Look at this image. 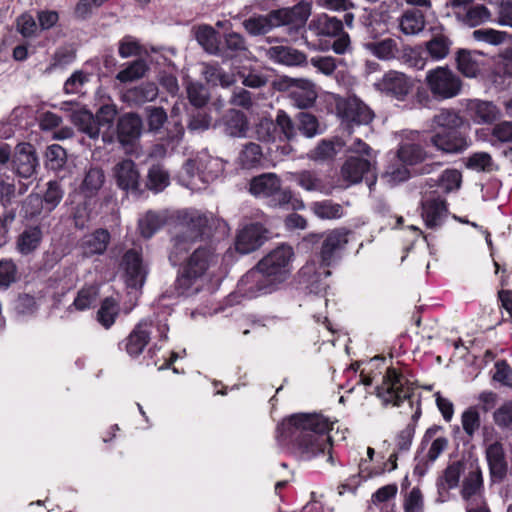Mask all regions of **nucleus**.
<instances>
[{
    "instance_id": "f257e3e1",
    "label": "nucleus",
    "mask_w": 512,
    "mask_h": 512,
    "mask_svg": "<svg viewBox=\"0 0 512 512\" xmlns=\"http://www.w3.org/2000/svg\"><path fill=\"white\" fill-rule=\"evenodd\" d=\"M332 425L321 414H294L278 425L276 440L280 447L298 460L309 461L327 452V461L332 463V443L329 435Z\"/></svg>"
},
{
    "instance_id": "f03ea898",
    "label": "nucleus",
    "mask_w": 512,
    "mask_h": 512,
    "mask_svg": "<svg viewBox=\"0 0 512 512\" xmlns=\"http://www.w3.org/2000/svg\"><path fill=\"white\" fill-rule=\"evenodd\" d=\"M463 117L453 109H441L430 121V143L446 154H458L470 146V139L462 130Z\"/></svg>"
},
{
    "instance_id": "7ed1b4c3",
    "label": "nucleus",
    "mask_w": 512,
    "mask_h": 512,
    "mask_svg": "<svg viewBox=\"0 0 512 512\" xmlns=\"http://www.w3.org/2000/svg\"><path fill=\"white\" fill-rule=\"evenodd\" d=\"M310 16V6L298 3L292 8L273 10L266 15H254L243 21V27L252 36L264 35L273 28L290 26V29H301Z\"/></svg>"
},
{
    "instance_id": "20e7f679",
    "label": "nucleus",
    "mask_w": 512,
    "mask_h": 512,
    "mask_svg": "<svg viewBox=\"0 0 512 512\" xmlns=\"http://www.w3.org/2000/svg\"><path fill=\"white\" fill-rule=\"evenodd\" d=\"M249 191L263 199L271 208L301 210L305 207L302 199L291 189L282 188L281 180L275 173H263L251 179Z\"/></svg>"
},
{
    "instance_id": "39448f33",
    "label": "nucleus",
    "mask_w": 512,
    "mask_h": 512,
    "mask_svg": "<svg viewBox=\"0 0 512 512\" xmlns=\"http://www.w3.org/2000/svg\"><path fill=\"white\" fill-rule=\"evenodd\" d=\"M225 162L219 157L211 156L207 151H201L194 159H188L182 168V173L189 179L187 186H197L196 180L210 183L224 172Z\"/></svg>"
},
{
    "instance_id": "423d86ee",
    "label": "nucleus",
    "mask_w": 512,
    "mask_h": 512,
    "mask_svg": "<svg viewBox=\"0 0 512 512\" xmlns=\"http://www.w3.org/2000/svg\"><path fill=\"white\" fill-rule=\"evenodd\" d=\"M424 81L433 98L438 101L452 99L462 91L460 77L447 66L430 69Z\"/></svg>"
},
{
    "instance_id": "0eeeda50",
    "label": "nucleus",
    "mask_w": 512,
    "mask_h": 512,
    "mask_svg": "<svg viewBox=\"0 0 512 512\" xmlns=\"http://www.w3.org/2000/svg\"><path fill=\"white\" fill-rule=\"evenodd\" d=\"M154 331L162 340L167 339L169 331L168 324L165 321L144 319L140 321L124 340V349L131 357L139 356L148 344Z\"/></svg>"
},
{
    "instance_id": "6e6552de",
    "label": "nucleus",
    "mask_w": 512,
    "mask_h": 512,
    "mask_svg": "<svg viewBox=\"0 0 512 512\" xmlns=\"http://www.w3.org/2000/svg\"><path fill=\"white\" fill-rule=\"evenodd\" d=\"M377 395L385 402L399 406L412 395V388L408 380L397 372L395 368H388L383 377L382 384L377 387Z\"/></svg>"
},
{
    "instance_id": "1a4fd4ad",
    "label": "nucleus",
    "mask_w": 512,
    "mask_h": 512,
    "mask_svg": "<svg viewBox=\"0 0 512 512\" xmlns=\"http://www.w3.org/2000/svg\"><path fill=\"white\" fill-rule=\"evenodd\" d=\"M293 255V249L289 245L282 244L262 258L257 266L276 284L290 273Z\"/></svg>"
},
{
    "instance_id": "9d476101",
    "label": "nucleus",
    "mask_w": 512,
    "mask_h": 512,
    "mask_svg": "<svg viewBox=\"0 0 512 512\" xmlns=\"http://www.w3.org/2000/svg\"><path fill=\"white\" fill-rule=\"evenodd\" d=\"M374 88L381 94L397 101H405L414 87V81L406 74L389 70L374 84Z\"/></svg>"
},
{
    "instance_id": "9b49d317",
    "label": "nucleus",
    "mask_w": 512,
    "mask_h": 512,
    "mask_svg": "<svg viewBox=\"0 0 512 512\" xmlns=\"http://www.w3.org/2000/svg\"><path fill=\"white\" fill-rule=\"evenodd\" d=\"M120 269L124 273L127 287L136 290L141 289L148 274L147 267L142 258V248L133 247L128 249L121 258Z\"/></svg>"
},
{
    "instance_id": "f8f14e48",
    "label": "nucleus",
    "mask_w": 512,
    "mask_h": 512,
    "mask_svg": "<svg viewBox=\"0 0 512 512\" xmlns=\"http://www.w3.org/2000/svg\"><path fill=\"white\" fill-rule=\"evenodd\" d=\"M275 283L256 265L249 270L237 284V293L246 299H253L263 294L271 293Z\"/></svg>"
},
{
    "instance_id": "ddd939ff",
    "label": "nucleus",
    "mask_w": 512,
    "mask_h": 512,
    "mask_svg": "<svg viewBox=\"0 0 512 512\" xmlns=\"http://www.w3.org/2000/svg\"><path fill=\"white\" fill-rule=\"evenodd\" d=\"M328 267L322 263L318 264L315 260L308 261L299 270V282L305 285L309 293L315 295L325 293L329 286L326 278L331 274Z\"/></svg>"
},
{
    "instance_id": "4468645a",
    "label": "nucleus",
    "mask_w": 512,
    "mask_h": 512,
    "mask_svg": "<svg viewBox=\"0 0 512 512\" xmlns=\"http://www.w3.org/2000/svg\"><path fill=\"white\" fill-rule=\"evenodd\" d=\"M429 32L430 38L424 43L428 57L435 62L446 59L453 46L451 34L442 24L431 26Z\"/></svg>"
},
{
    "instance_id": "2eb2a0df",
    "label": "nucleus",
    "mask_w": 512,
    "mask_h": 512,
    "mask_svg": "<svg viewBox=\"0 0 512 512\" xmlns=\"http://www.w3.org/2000/svg\"><path fill=\"white\" fill-rule=\"evenodd\" d=\"M421 217L429 229H438L448 217L446 200L435 193H431L422 200Z\"/></svg>"
},
{
    "instance_id": "dca6fc26",
    "label": "nucleus",
    "mask_w": 512,
    "mask_h": 512,
    "mask_svg": "<svg viewBox=\"0 0 512 512\" xmlns=\"http://www.w3.org/2000/svg\"><path fill=\"white\" fill-rule=\"evenodd\" d=\"M178 221V231H186L188 236H193L197 241L207 234L213 217L198 210H186L178 215Z\"/></svg>"
},
{
    "instance_id": "f3484780",
    "label": "nucleus",
    "mask_w": 512,
    "mask_h": 512,
    "mask_svg": "<svg viewBox=\"0 0 512 512\" xmlns=\"http://www.w3.org/2000/svg\"><path fill=\"white\" fill-rule=\"evenodd\" d=\"M267 230L260 223H250L239 230L235 248L241 254H249L257 250L267 239Z\"/></svg>"
},
{
    "instance_id": "a211bd4d",
    "label": "nucleus",
    "mask_w": 512,
    "mask_h": 512,
    "mask_svg": "<svg viewBox=\"0 0 512 512\" xmlns=\"http://www.w3.org/2000/svg\"><path fill=\"white\" fill-rule=\"evenodd\" d=\"M60 109L66 112H71V122L78 128V130L91 139L99 137V129L96 125L94 115L85 108L79 106L78 103L73 101H65L60 104Z\"/></svg>"
},
{
    "instance_id": "6ab92c4d",
    "label": "nucleus",
    "mask_w": 512,
    "mask_h": 512,
    "mask_svg": "<svg viewBox=\"0 0 512 512\" xmlns=\"http://www.w3.org/2000/svg\"><path fill=\"white\" fill-rule=\"evenodd\" d=\"M348 243V231L345 229H334L328 232L321 243L320 263L330 266L339 257L342 250Z\"/></svg>"
},
{
    "instance_id": "aec40b11",
    "label": "nucleus",
    "mask_w": 512,
    "mask_h": 512,
    "mask_svg": "<svg viewBox=\"0 0 512 512\" xmlns=\"http://www.w3.org/2000/svg\"><path fill=\"white\" fill-rule=\"evenodd\" d=\"M461 496L466 506L486 503L484 498V486L482 472L479 467H471L464 476L461 488Z\"/></svg>"
},
{
    "instance_id": "412c9836",
    "label": "nucleus",
    "mask_w": 512,
    "mask_h": 512,
    "mask_svg": "<svg viewBox=\"0 0 512 512\" xmlns=\"http://www.w3.org/2000/svg\"><path fill=\"white\" fill-rule=\"evenodd\" d=\"M289 179L296 182L298 186L308 192H317L323 195H330L334 185L325 177L312 170L289 172Z\"/></svg>"
},
{
    "instance_id": "4be33fe9",
    "label": "nucleus",
    "mask_w": 512,
    "mask_h": 512,
    "mask_svg": "<svg viewBox=\"0 0 512 512\" xmlns=\"http://www.w3.org/2000/svg\"><path fill=\"white\" fill-rule=\"evenodd\" d=\"M113 177L117 186L127 192H137L140 187V172L134 161L123 159L113 167Z\"/></svg>"
},
{
    "instance_id": "5701e85b",
    "label": "nucleus",
    "mask_w": 512,
    "mask_h": 512,
    "mask_svg": "<svg viewBox=\"0 0 512 512\" xmlns=\"http://www.w3.org/2000/svg\"><path fill=\"white\" fill-rule=\"evenodd\" d=\"M339 110L343 119L357 125H367L374 118L369 106L355 95L349 96L342 105H339Z\"/></svg>"
},
{
    "instance_id": "b1692460",
    "label": "nucleus",
    "mask_w": 512,
    "mask_h": 512,
    "mask_svg": "<svg viewBox=\"0 0 512 512\" xmlns=\"http://www.w3.org/2000/svg\"><path fill=\"white\" fill-rule=\"evenodd\" d=\"M218 258L211 247H199L187 258L183 267L203 280L206 272L218 263Z\"/></svg>"
},
{
    "instance_id": "393cba45",
    "label": "nucleus",
    "mask_w": 512,
    "mask_h": 512,
    "mask_svg": "<svg viewBox=\"0 0 512 512\" xmlns=\"http://www.w3.org/2000/svg\"><path fill=\"white\" fill-rule=\"evenodd\" d=\"M111 240L107 229L98 228L92 233L84 235L79 242V249L84 257L90 258L105 253Z\"/></svg>"
},
{
    "instance_id": "a878e982",
    "label": "nucleus",
    "mask_w": 512,
    "mask_h": 512,
    "mask_svg": "<svg viewBox=\"0 0 512 512\" xmlns=\"http://www.w3.org/2000/svg\"><path fill=\"white\" fill-rule=\"evenodd\" d=\"M13 165L16 173L22 178H30L34 175L38 166V158L33 145L29 143L19 144L13 159Z\"/></svg>"
},
{
    "instance_id": "bb28decb",
    "label": "nucleus",
    "mask_w": 512,
    "mask_h": 512,
    "mask_svg": "<svg viewBox=\"0 0 512 512\" xmlns=\"http://www.w3.org/2000/svg\"><path fill=\"white\" fill-rule=\"evenodd\" d=\"M419 138L420 133L418 131H411L407 139L401 142L397 151V156L401 163L413 166L426 158V151L416 142Z\"/></svg>"
},
{
    "instance_id": "cd10ccee",
    "label": "nucleus",
    "mask_w": 512,
    "mask_h": 512,
    "mask_svg": "<svg viewBox=\"0 0 512 512\" xmlns=\"http://www.w3.org/2000/svg\"><path fill=\"white\" fill-rule=\"evenodd\" d=\"M486 459L493 482H501L507 474V460L503 445L494 442L486 447Z\"/></svg>"
},
{
    "instance_id": "c85d7f7f",
    "label": "nucleus",
    "mask_w": 512,
    "mask_h": 512,
    "mask_svg": "<svg viewBox=\"0 0 512 512\" xmlns=\"http://www.w3.org/2000/svg\"><path fill=\"white\" fill-rule=\"evenodd\" d=\"M371 169L372 163L368 158L350 156L341 168V175L348 185H352L361 182L364 176L371 172Z\"/></svg>"
},
{
    "instance_id": "c756f323",
    "label": "nucleus",
    "mask_w": 512,
    "mask_h": 512,
    "mask_svg": "<svg viewBox=\"0 0 512 512\" xmlns=\"http://www.w3.org/2000/svg\"><path fill=\"white\" fill-rule=\"evenodd\" d=\"M142 119L134 113L121 116L117 124V138L122 145H128L137 140L142 131Z\"/></svg>"
},
{
    "instance_id": "7c9ffc66",
    "label": "nucleus",
    "mask_w": 512,
    "mask_h": 512,
    "mask_svg": "<svg viewBox=\"0 0 512 512\" xmlns=\"http://www.w3.org/2000/svg\"><path fill=\"white\" fill-rule=\"evenodd\" d=\"M292 104L300 109L312 107L317 99L315 85L309 80H298L290 90Z\"/></svg>"
},
{
    "instance_id": "2f4dec72",
    "label": "nucleus",
    "mask_w": 512,
    "mask_h": 512,
    "mask_svg": "<svg viewBox=\"0 0 512 512\" xmlns=\"http://www.w3.org/2000/svg\"><path fill=\"white\" fill-rule=\"evenodd\" d=\"M267 57L278 64L287 66H299L305 64L307 56L305 53L289 46H273L266 52Z\"/></svg>"
},
{
    "instance_id": "473e14b6",
    "label": "nucleus",
    "mask_w": 512,
    "mask_h": 512,
    "mask_svg": "<svg viewBox=\"0 0 512 512\" xmlns=\"http://www.w3.org/2000/svg\"><path fill=\"white\" fill-rule=\"evenodd\" d=\"M196 242L193 236H188L186 231H176L171 239V248L169 250V261L173 266L179 265L188 252L191 250L193 244Z\"/></svg>"
},
{
    "instance_id": "72a5a7b5",
    "label": "nucleus",
    "mask_w": 512,
    "mask_h": 512,
    "mask_svg": "<svg viewBox=\"0 0 512 512\" xmlns=\"http://www.w3.org/2000/svg\"><path fill=\"white\" fill-rule=\"evenodd\" d=\"M425 26V16L418 9H408L398 19V28L406 36L419 35Z\"/></svg>"
},
{
    "instance_id": "f704fd0d",
    "label": "nucleus",
    "mask_w": 512,
    "mask_h": 512,
    "mask_svg": "<svg viewBox=\"0 0 512 512\" xmlns=\"http://www.w3.org/2000/svg\"><path fill=\"white\" fill-rule=\"evenodd\" d=\"M467 110L473 121L477 124L491 123L498 116L497 107L490 101L469 100Z\"/></svg>"
},
{
    "instance_id": "c9c22d12",
    "label": "nucleus",
    "mask_w": 512,
    "mask_h": 512,
    "mask_svg": "<svg viewBox=\"0 0 512 512\" xmlns=\"http://www.w3.org/2000/svg\"><path fill=\"white\" fill-rule=\"evenodd\" d=\"M105 183V174L101 168H90L79 187L80 194L86 198L95 201L100 189Z\"/></svg>"
},
{
    "instance_id": "e433bc0d",
    "label": "nucleus",
    "mask_w": 512,
    "mask_h": 512,
    "mask_svg": "<svg viewBox=\"0 0 512 512\" xmlns=\"http://www.w3.org/2000/svg\"><path fill=\"white\" fill-rule=\"evenodd\" d=\"M117 115V108L114 104H103L94 116L99 133L101 129L106 128L102 132V140L104 143H112L114 141V133L109 130L112 128Z\"/></svg>"
},
{
    "instance_id": "4c0bfd02",
    "label": "nucleus",
    "mask_w": 512,
    "mask_h": 512,
    "mask_svg": "<svg viewBox=\"0 0 512 512\" xmlns=\"http://www.w3.org/2000/svg\"><path fill=\"white\" fill-rule=\"evenodd\" d=\"M248 52L244 37L236 32H229L224 35V42H221L219 57L233 59L245 55Z\"/></svg>"
},
{
    "instance_id": "58836bf2",
    "label": "nucleus",
    "mask_w": 512,
    "mask_h": 512,
    "mask_svg": "<svg viewBox=\"0 0 512 512\" xmlns=\"http://www.w3.org/2000/svg\"><path fill=\"white\" fill-rule=\"evenodd\" d=\"M260 128L265 129L270 138L271 130L278 128L285 140H292L296 136V128L292 119L283 110L277 112L275 123L272 120L264 119L260 123Z\"/></svg>"
},
{
    "instance_id": "ea45409f",
    "label": "nucleus",
    "mask_w": 512,
    "mask_h": 512,
    "mask_svg": "<svg viewBox=\"0 0 512 512\" xmlns=\"http://www.w3.org/2000/svg\"><path fill=\"white\" fill-rule=\"evenodd\" d=\"M202 286L203 280L184 267L174 282V289L178 296L189 297L195 295L202 289Z\"/></svg>"
},
{
    "instance_id": "a19ab883",
    "label": "nucleus",
    "mask_w": 512,
    "mask_h": 512,
    "mask_svg": "<svg viewBox=\"0 0 512 512\" xmlns=\"http://www.w3.org/2000/svg\"><path fill=\"white\" fill-rule=\"evenodd\" d=\"M225 134L231 137H243L248 129L247 118L241 111L231 109L222 118Z\"/></svg>"
},
{
    "instance_id": "79ce46f5",
    "label": "nucleus",
    "mask_w": 512,
    "mask_h": 512,
    "mask_svg": "<svg viewBox=\"0 0 512 512\" xmlns=\"http://www.w3.org/2000/svg\"><path fill=\"white\" fill-rule=\"evenodd\" d=\"M308 27L320 36L336 37L343 31L342 21L326 14L311 20Z\"/></svg>"
},
{
    "instance_id": "37998d69",
    "label": "nucleus",
    "mask_w": 512,
    "mask_h": 512,
    "mask_svg": "<svg viewBox=\"0 0 512 512\" xmlns=\"http://www.w3.org/2000/svg\"><path fill=\"white\" fill-rule=\"evenodd\" d=\"M195 37L207 53L218 56L221 41L219 40V33L214 28L208 25L199 26Z\"/></svg>"
},
{
    "instance_id": "c03bdc74",
    "label": "nucleus",
    "mask_w": 512,
    "mask_h": 512,
    "mask_svg": "<svg viewBox=\"0 0 512 512\" xmlns=\"http://www.w3.org/2000/svg\"><path fill=\"white\" fill-rule=\"evenodd\" d=\"M479 54L466 49H459L456 53L457 69L466 77H476L480 72Z\"/></svg>"
},
{
    "instance_id": "a18cd8bd",
    "label": "nucleus",
    "mask_w": 512,
    "mask_h": 512,
    "mask_svg": "<svg viewBox=\"0 0 512 512\" xmlns=\"http://www.w3.org/2000/svg\"><path fill=\"white\" fill-rule=\"evenodd\" d=\"M364 47L372 55L380 60H391L396 57L398 52L397 42L392 38H385L378 41H369L364 43Z\"/></svg>"
},
{
    "instance_id": "49530a36",
    "label": "nucleus",
    "mask_w": 512,
    "mask_h": 512,
    "mask_svg": "<svg viewBox=\"0 0 512 512\" xmlns=\"http://www.w3.org/2000/svg\"><path fill=\"white\" fill-rule=\"evenodd\" d=\"M42 230L39 226L26 228L17 239V248L22 255H28L40 245Z\"/></svg>"
},
{
    "instance_id": "de8ad7c7",
    "label": "nucleus",
    "mask_w": 512,
    "mask_h": 512,
    "mask_svg": "<svg viewBox=\"0 0 512 512\" xmlns=\"http://www.w3.org/2000/svg\"><path fill=\"white\" fill-rule=\"evenodd\" d=\"M165 224V217L155 211H147L138 220V229L144 238H151Z\"/></svg>"
},
{
    "instance_id": "09e8293b",
    "label": "nucleus",
    "mask_w": 512,
    "mask_h": 512,
    "mask_svg": "<svg viewBox=\"0 0 512 512\" xmlns=\"http://www.w3.org/2000/svg\"><path fill=\"white\" fill-rule=\"evenodd\" d=\"M461 425L465 435V441L474 439L481 427L480 413L475 406H470L461 414Z\"/></svg>"
},
{
    "instance_id": "8fccbe9b",
    "label": "nucleus",
    "mask_w": 512,
    "mask_h": 512,
    "mask_svg": "<svg viewBox=\"0 0 512 512\" xmlns=\"http://www.w3.org/2000/svg\"><path fill=\"white\" fill-rule=\"evenodd\" d=\"M263 159L262 148L259 144L249 142L243 146L238 155V163L244 169L258 167Z\"/></svg>"
},
{
    "instance_id": "3c124183",
    "label": "nucleus",
    "mask_w": 512,
    "mask_h": 512,
    "mask_svg": "<svg viewBox=\"0 0 512 512\" xmlns=\"http://www.w3.org/2000/svg\"><path fill=\"white\" fill-rule=\"evenodd\" d=\"M120 313V306L116 299L106 297L97 311V321L105 328L109 329L113 326Z\"/></svg>"
},
{
    "instance_id": "603ef678",
    "label": "nucleus",
    "mask_w": 512,
    "mask_h": 512,
    "mask_svg": "<svg viewBox=\"0 0 512 512\" xmlns=\"http://www.w3.org/2000/svg\"><path fill=\"white\" fill-rule=\"evenodd\" d=\"M99 296V288L95 285L85 286L80 289L73 303L68 307L69 311H85L90 309Z\"/></svg>"
},
{
    "instance_id": "864d4df0",
    "label": "nucleus",
    "mask_w": 512,
    "mask_h": 512,
    "mask_svg": "<svg viewBox=\"0 0 512 512\" xmlns=\"http://www.w3.org/2000/svg\"><path fill=\"white\" fill-rule=\"evenodd\" d=\"M310 209L320 219H339L344 215L343 207L332 200L313 202Z\"/></svg>"
},
{
    "instance_id": "5fc2aeb1",
    "label": "nucleus",
    "mask_w": 512,
    "mask_h": 512,
    "mask_svg": "<svg viewBox=\"0 0 512 512\" xmlns=\"http://www.w3.org/2000/svg\"><path fill=\"white\" fill-rule=\"evenodd\" d=\"M236 73L242 84L249 88H261L268 82L267 76L256 68L242 66L237 68Z\"/></svg>"
},
{
    "instance_id": "6e6d98bb",
    "label": "nucleus",
    "mask_w": 512,
    "mask_h": 512,
    "mask_svg": "<svg viewBox=\"0 0 512 512\" xmlns=\"http://www.w3.org/2000/svg\"><path fill=\"white\" fill-rule=\"evenodd\" d=\"M65 190L58 180H51L43 195V204L48 212L53 211L62 201Z\"/></svg>"
},
{
    "instance_id": "4d7b16f0",
    "label": "nucleus",
    "mask_w": 512,
    "mask_h": 512,
    "mask_svg": "<svg viewBox=\"0 0 512 512\" xmlns=\"http://www.w3.org/2000/svg\"><path fill=\"white\" fill-rule=\"evenodd\" d=\"M491 13L487 7L476 4L468 7L461 15L464 24L470 27H476L490 20Z\"/></svg>"
},
{
    "instance_id": "13d9d810",
    "label": "nucleus",
    "mask_w": 512,
    "mask_h": 512,
    "mask_svg": "<svg viewBox=\"0 0 512 512\" xmlns=\"http://www.w3.org/2000/svg\"><path fill=\"white\" fill-rule=\"evenodd\" d=\"M169 174L160 165L150 167L147 176V187L155 192L164 190L169 185Z\"/></svg>"
},
{
    "instance_id": "bf43d9fd",
    "label": "nucleus",
    "mask_w": 512,
    "mask_h": 512,
    "mask_svg": "<svg viewBox=\"0 0 512 512\" xmlns=\"http://www.w3.org/2000/svg\"><path fill=\"white\" fill-rule=\"evenodd\" d=\"M158 87L153 82H145L131 89L129 97L138 104L154 101L158 96Z\"/></svg>"
},
{
    "instance_id": "052dcab7",
    "label": "nucleus",
    "mask_w": 512,
    "mask_h": 512,
    "mask_svg": "<svg viewBox=\"0 0 512 512\" xmlns=\"http://www.w3.org/2000/svg\"><path fill=\"white\" fill-rule=\"evenodd\" d=\"M92 202L93 200L84 198L82 202L73 207L71 216L77 229H84L88 226L92 217Z\"/></svg>"
},
{
    "instance_id": "680f3d73",
    "label": "nucleus",
    "mask_w": 512,
    "mask_h": 512,
    "mask_svg": "<svg viewBox=\"0 0 512 512\" xmlns=\"http://www.w3.org/2000/svg\"><path fill=\"white\" fill-rule=\"evenodd\" d=\"M466 167L477 172L490 173L497 169L492 157L486 152L472 154L466 162Z\"/></svg>"
},
{
    "instance_id": "e2e57ef3",
    "label": "nucleus",
    "mask_w": 512,
    "mask_h": 512,
    "mask_svg": "<svg viewBox=\"0 0 512 512\" xmlns=\"http://www.w3.org/2000/svg\"><path fill=\"white\" fill-rule=\"evenodd\" d=\"M147 65L143 60H136L130 63L125 69L118 72L116 79L120 82H132L144 76Z\"/></svg>"
},
{
    "instance_id": "0e129e2a",
    "label": "nucleus",
    "mask_w": 512,
    "mask_h": 512,
    "mask_svg": "<svg viewBox=\"0 0 512 512\" xmlns=\"http://www.w3.org/2000/svg\"><path fill=\"white\" fill-rule=\"evenodd\" d=\"M298 118V129L306 137L312 138L320 133L317 118L309 112H300Z\"/></svg>"
},
{
    "instance_id": "69168bd1",
    "label": "nucleus",
    "mask_w": 512,
    "mask_h": 512,
    "mask_svg": "<svg viewBox=\"0 0 512 512\" xmlns=\"http://www.w3.org/2000/svg\"><path fill=\"white\" fill-rule=\"evenodd\" d=\"M461 173L456 169H446L438 179V187L445 193L459 189Z\"/></svg>"
},
{
    "instance_id": "338daca9",
    "label": "nucleus",
    "mask_w": 512,
    "mask_h": 512,
    "mask_svg": "<svg viewBox=\"0 0 512 512\" xmlns=\"http://www.w3.org/2000/svg\"><path fill=\"white\" fill-rule=\"evenodd\" d=\"M146 111L149 131L157 133L167 121V113L162 107H149Z\"/></svg>"
},
{
    "instance_id": "774afa93",
    "label": "nucleus",
    "mask_w": 512,
    "mask_h": 512,
    "mask_svg": "<svg viewBox=\"0 0 512 512\" xmlns=\"http://www.w3.org/2000/svg\"><path fill=\"white\" fill-rule=\"evenodd\" d=\"M505 79H512V59L503 58L499 60L493 71V82L505 84Z\"/></svg>"
}]
</instances>
